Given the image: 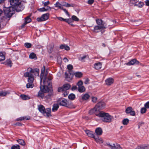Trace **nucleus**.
Here are the masks:
<instances>
[{"label": "nucleus", "mask_w": 149, "mask_h": 149, "mask_svg": "<svg viewBox=\"0 0 149 149\" xmlns=\"http://www.w3.org/2000/svg\"><path fill=\"white\" fill-rule=\"evenodd\" d=\"M86 133L89 137H92L93 138H95L94 134L92 131H85Z\"/></svg>", "instance_id": "nucleus-21"}, {"label": "nucleus", "mask_w": 149, "mask_h": 149, "mask_svg": "<svg viewBox=\"0 0 149 149\" xmlns=\"http://www.w3.org/2000/svg\"><path fill=\"white\" fill-rule=\"evenodd\" d=\"M65 49L67 51L69 50L70 49V48L68 46L66 45Z\"/></svg>", "instance_id": "nucleus-62"}, {"label": "nucleus", "mask_w": 149, "mask_h": 149, "mask_svg": "<svg viewBox=\"0 0 149 149\" xmlns=\"http://www.w3.org/2000/svg\"><path fill=\"white\" fill-rule=\"evenodd\" d=\"M114 79L112 78H109L105 80V83L107 86H110L113 83Z\"/></svg>", "instance_id": "nucleus-12"}, {"label": "nucleus", "mask_w": 149, "mask_h": 149, "mask_svg": "<svg viewBox=\"0 0 149 149\" xmlns=\"http://www.w3.org/2000/svg\"><path fill=\"white\" fill-rule=\"evenodd\" d=\"M5 59V56L3 53L2 52H0V61H2Z\"/></svg>", "instance_id": "nucleus-27"}, {"label": "nucleus", "mask_w": 149, "mask_h": 149, "mask_svg": "<svg viewBox=\"0 0 149 149\" xmlns=\"http://www.w3.org/2000/svg\"><path fill=\"white\" fill-rule=\"evenodd\" d=\"M66 3H66L64 2H62L61 4L62 7H63V6H66Z\"/></svg>", "instance_id": "nucleus-63"}, {"label": "nucleus", "mask_w": 149, "mask_h": 149, "mask_svg": "<svg viewBox=\"0 0 149 149\" xmlns=\"http://www.w3.org/2000/svg\"><path fill=\"white\" fill-rule=\"evenodd\" d=\"M20 147L19 145H17L16 146L14 145L11 148V149H19Z\"/></svg>", "instance_id": "nucleus-43"}, {"label": "nucleus", "mask_w": 149, "mask_h": 149, "mask_svg": "<svg viewBox=\"0 0 149 149\" xmlns=\"http://www.w3.org/2000/svg\"><path fill=\"white\" fill-rule=\"evenodd\" d=\"M139 63V61L136 60L135 59H134L128 62V63H126V64L127 65H133L135 63H136V64H138Z\"/></svg>", "instance_id": "nucleus-13"}, {"label": "nucleus", "mask_w": 149, "mask_h": 149, "mask_svg": "<svg viewBox=\"0 0 149 149\" xmlns=\"http://www.w3.org/2000/svg\"><path fill=\"white\" fill-rule=\"evenodd\" d=\"M90 97V95L88 93H85L81 95V100L83 101L88 100Z\"/></svg>", "instance_id": "nucleus-17"}, {"label": "nucleus", "mask_w": 149, "mask_h": 149, "mask_svg": "<svg viewBox=\"0 0 149 149\" xmlns=\"http://www.w3.org/2000/svg\"><path fill=\"white\" fill-rule=\"evenodd\" d=\"M31 19L30 18L29 16H28L25 18L24 22L22 25L23 27L27 24L31 22Z\"/></svg>", "instance_id": "nucleus-14"}, {"label": "nucleus", "mask_w": 149, "mask_h": 149, "mask_svg": "<svg viewBox=\"0 0 149 149\" xmlns=\"http://www.w3.org/2000/svg\"><path fill=\"white\" fill-rule=\"evenodd\" d=\"M74 75L76 77L78 78H80L82 77V74L80 72H77L74 73Z\"/></svg>", "instance_id": "nucleus-30"}, {"label": "nucleus", "mask_w": 149, "mask_h": 149, "mask_svg": "<svg viewBox=\"0 0 149 149\" xmlns=\"http://www.w3.org/2000/svg\"><path fill=\"white\" fill-rule=\"evenodd\" d=\"M129 122V120L127 118L124 119L122 121V123L124 125H127Z\"/></svg>", "instance_id": "nucleus-36"}, {"label": "nucleus", "mask_w": 149, "mask_h": 149, "mask_svg": "<svg viewBox=\"0 0 149 149\" xmlns=\"http://www.w3.org/2000/svg\"><path fill=\"white\" fill-rule=\"evenodd\" d=\"M9 94V93L7 91H0V96H5L6 95Z\"/></svg>", "instance_id": "nucleus-34"}, {"label": "nucleus", "mask_w": 149, "mask_h": 149, "mask_svg": "<svg viewBox=\"0 0 149 149\" xmlns=\"http://www.w3.org/2000/svg\"><path fill=\"white\" fill-rule=\"evenodd\" d=\"M74 4H70L68 3H67L65 7H74Z\"/></svg>", "instance_id": "nucleus-50"}, {"label": "nucleus", "mask_w": 149, "mask_h": 149, "mask_svg": "<svg viewBox=\"0 0 149 149\" xmlns=\"http://www.w3.org/2000/svg\"><path fill=\"white\" fill-rule=\"evenodd\" d=\"M3 63L7 66H9L10 67L12 66L13 64L11 61L10 59L7 60Z\"/></svg>", "instance_id": "nucleus-22"}, {"label": "nucleus", "mask_w": 149, "mask_h": 149, "mask_svg": "<svg viewBox=\"0 0 149 149\" xmlns=\"http://www.w3.org/2000/svg\"><path fill=\"white\" fill-rule=\"evenodd\" d=\"M65 78L66 79L69 78V80H70L71 79L70 78V77H69L68 74L66 72L65 73Z\"/></svg>", "instance_id": "nucleus-55"}, {"label": "nucleus", "mask_w": 149, "mask_h": 149, "mask_svg": "<svg viewBox=\"0 0 149 149\" xmlns=\"http://www.w3.org/2000/svg\"><path fill=\"white\" fill-rule=\"evenodd\" d=\"M38 109L40 112L43 114L45 112V109L44 106L42 105H40L38 107Z\"/></svg>", "instance_id": "nucleus-25"}, {"label": "nucleus", "mask_w": 149, "mask_h": 149, "mask_svg": "<svg viewBox=\"0 0 149 149\" xmlns=\"http://www.w3.org/2000/svg\"><path fill=\"white\" fill-rule=\"evenodd\" d=\"M67 68L68 70H71L73 69V67L72 65L69 64L68 65Z\"/></svg>", "instance_id": "nucleus-45"}, {"label": "nucleus", "mask_w": 149, "mask_h": 149, "mask_svg": "<svg viewBox=\"0 0 149 149\" xmlns=\"http://www.w3.org/2000/svg\"><path fill=\"white\" fill-rule=\"evenodd\" d=\"M147 111V109L143 107L141 109V114H143L146 112Z\"/></svg>", "instance_id": "nucleus-37"}, {"label": "nucleus", "mask_w": 149, "mask_h": 149, "mask_svg": "<svg viewBox=\"0 0 149 149\" xmlns=\"http://www.w3.org/2000/svg\"><path fill=\"white\" fill-rule=\"evenodd\" d=\"M105 106V102L102 101H100L99 102L93 109L89 111V113L90 115H92L94 113L96 115L97 113H99L100 112H103L100 111V110L104 109Z\"/></svg>", "instance_id": "nucleus-3"}, {"label": "nucleus", "mask_w": 149, "mask_h": 149, "mask_svg": "<svg viewBox=\"0 0 149 149\" xmlns=\"http://www.w3.org/2000/svg\"><path fill=\"white\" fill-rule=\"evenodd\" d=\"M54 47V44L52 43L49 45L47 48L48 52L49 53H51L53 51V49Z\"/></svg>", "instance_id": "nucleus-18"}, {"label": "nucleus", "mask_w": 149, "mask_h": 149, "mask_svg": "<svg viewBox=\"0 0 149 149\" xmlns=\"http://www.w3.org/2000/svg\"><path fill=\"white\" fill-rule=\"evenodd\" d=\"M31 45V44L29 43L26 42L24 44V46L28 48H30Z\"/></svg>", "instance_id": "nucleus-38"}, {"label": "nucleus", "mask_w": 149, "mask_h": 149, "mask_svg": "<svg viewBox=\"0 0 149 149\" xmlns=\"http://www.w3.org/2000/svg\"><path fill=\"white\" fill-rule=\"evenodd\" d=\"M62 9L69 16H70V15L68 11L66 9L63 8H62Z\"/></svg>", "instance_id": "nucleus-53"}, {"label": "nucleus", "mask_w": 149, "mask_h": 149, "mask_svg": "<svg viewBox=\"0 0 149 149\" xmlns=\"http://www.w3.org/2000/svg\"><path fill=\"white\" fill-rule=\"evenodd\" d=\"M96 21L98 26L102 27V28L104 29L106 28V25L105 22H103L101 19H97Z\"/></svg>", "instance_id": "nucleus-8"}, {"label": "nucleus", "mask_w": 149, "mask_h": 149, "mask_svg": "<svg viewBox=\"0 0 149 149\" xmlns=\"http://www.w3.org/2000/svg\"><path fill=\"white\" fill-rule=\"evenodd\" d=\"M96 116L100 118L104 122L106 123L110 122L113 118V117L108 113L104 112H100L96 115Z\"/></svg>", "instance_id": "nucleus-4"}, {"label": "nucleus", "mask_w": 149, "mask_h": 149, "mask_svg": "<svg viewBox=\"0 0 149 149\" xmlns=\"http://www.w3.org/2000/svg\"><path fill=\"white\" fill-rule=\"evenodd\" d=\"M17 141L22 146H24L25 145V141L22 139H18L17 140Z\"/></svg>", "instance_id": "nucleus-31"}, {"label": "nucleus", "mask_w": 149, "mask_h": 149, "mask_svg": "<svg viewBox=\"0 0 149 149\" xmlns=\"http://www.w3.org/2000/svg\"><path fill=\"white\" fill-rule=\"evenodd\" d=\"M40 90L39 91L38 96L43 99L44 96V92L42 90V86H40Z\"/></svg>", "instance_id": "nucleus-16"}, {"label": "nucleus", "mask_w": 149, "mask_h": 149, "mask_svg": "<svg viewBox=\"0 0 149 149\" xmlns=\"http://www.w3.org/2000/svg\"><path fill=\"white\" fill-rule=\"evenodd\" d=\"M53 91L52 90H50V93H49L48 94L46 95L45 97L47 100H51V97L53 95V93H52Z\"/></svg>", "instance_id": "nucleus-24"}, {"label": "nucleus", "mask_w": 149, "mask_h": 149, "mask_svg": "<svg viewBox=\"0 0 149 149\" xmlns=\"http://www.w3.org/2000/svg\"><path fill=\"white\" fill-rule=\"evenodd\" d=\"M38 10L40 12H43L44 11H46L45 10V8H40Z\"/></svg>", "instance_id": "nucleus-56"}, {"label": "nucleus", "mask_w": 149, "mask_h": 149, "mask_svg": "<svg viewBox=\"0 0 149 149\" xmlns=\"http://www.w3.org/2000/svg\"><path fill=\"white\" fill-rule=\"evenodd\" d=\"M59 107V104L58 103H57L54 104L53 106L52 111L54 112L58 110Z\"/></svg>", "instance_id": "nucleus-23"}, {"label": "nucleus", "mask_w": 149, "mask_h": 149, "mask_svg": "<svg viewBox=\"0 0 149 149\" xmlns=\"http://www.w3.org/2000/svg\"><path fill=\"white\" fill-rule=\"evenodd\" d=\"M51 112V109L50 108H48L45 109V112L43 114L45 116H47V117H49L51 116L50 114Z\"/></svg>", "instance_id": "nucleus-15"}, {"label": "nucleus", "mask_w": 149, "mask_h": 149, "mask_svg": "<svg viewBox=\"0 0 149 149\" xmlns=\"http://www.w3.org/2000/svg\"><path fill=\"white\" fill-rule=\"evenodd\" d=\"M45 82V83H44V85L43 86V88L42 89V90L44 92L46 93L49 92V91H50V90H52L50 88L51 85L50 82Z\"/></svg>", "instance_id": "nucleus-6"}, {"label": "nucleus", "mask_w": 149, "mask_h": 149, "mask_svg": "<svg viewBox=\"0 0 149 149\" xmlns=\"http://www.w3.org/2000/svg\"><path fill=\"white\" fill-rule=\"evenodd\" d=\"M102 63L101 62H98L95 63L94 64V68L96 70H99L102 67Z\"/></svg>", "instance_id": "nucleus-19"}, {"label": "nucleus", "mask_w": 149, "mask_h": 149, "mask_svg": "<svg viewBox=\"0 0 149 149\" xmlns=\"http://www.w3.org/2000/svg\"><path fill=\"white\" fill-rule=\"evenodd\" d=\"M36 54L33 53H31L29 56V58L31 59H33L36 57Z\"/></svg>", "instance_id": "nucleus-41"}, {"label": "nucleus", "mask_w": 149, "mask_h": 149, "mask_svg": "<svg viewBox=\"0 0 149 149\" xmlns=\"http://www.w3.org/2000/svg\"><path fill=\"white\" fill-rule=\"evenodd\" d=\"M27 72L24 74V76L26 77H28V81L29 83L26 85L27 88H32L34 86L33 82L34 76L33 74L36 76H38L39 75V70L38 68L32 69L28 68L27 70Z\"/></svg>", "instance_id": "nucleus-2"}, {"label": "nucleus", "mask_w": 149, "mask_h": 149, "mask_svg": "<svg viewBox=\"0 0 149 149\" xmlns=\"http://www.w3.org/2000/svg\"><path fill=\"white\" fill-rule=\"evenodd\" d=\"M42 3L43 4H44V6H46L49 4V1H48L46 2H43Z\"/></svg>", "instance_id": "nucleus-51"}, {"label": "nucleus", "mask_w": 149, "mask_h": 149, "mask_svg": "<svg viewBox=\"0 0 149 149\" xmlns=\"http://www.w3.org/2000/svg\"><path fill=\"white\" fill-rule=\"evenodd\" d=\"M125 112L127 113H130L132 116H135L136 115L135 111L133 110L132 108L131 107H127L126 109Z\"/></svg>", "instance_id": "nucleus-9"}, {"label": "nucleus", "mask_w": 149, "mask_h": 149, "mask_svg": "<svg viewBox=\"0 0 149 149\" xmlns=\"http://www.w3.org/2000/svg\"><path fill=\"white\" fill-rule=\"evenodd\" d=\"M78 90L80 92L82 93L85 91V88L84 86H82L78 87Z\"/></svg>", "instance_id": "nucleus-29"}, {"label": "nucleus", "mask_w": 149, "mask_h": 149, "mask_svg": "<svg viewBox=\"0 0 149 149\" xmlns=\"http://www.w3.org/2000/svg\"><path fill=\"white\" fill-rule=\"evenodd\" d=\"M144 4L143 2L140 1L139 2H136L134 4V6H136L140 8L142 7L144 5Z\"/></svg>", "instance_id": "nucleus-26"}, {"label": "nucleus", "mask_w": 149, "mask_h": 149, "mask_svg": "<svg viewBox=\"0 0 149 149\" xmlns=\"http://www.w3.org/2000/svg\"><path fill=\"white\" fill-rule=\"evenodd\" d=\"M22 120H24V118L23 117L19 118L16 120V121H21Z\"/></svg>", "instance_id": "nucleus-57"}, {"label": "nucleus", "mask_w": 149, "mask_h": 149, "mask_svg": "<svg viewBox=\"0 0 149 149\" xmlns=\"http://www.w3.org/2000/svg\"><path fill=\"white\" fill-rule=\"evenodd\" d=\"M20 97L22 99L24 100H27L28 97L27 96L24 94L21 95Z\"/></svg>", "instance_id": "nucleus-42"}, {"label": "nucleus", "mask_w": 149, "mask_h": 149, "mask_svg": "<svg viewBox=\"0 0 149 149\" xmlns=\"http://www.w3.org/2000/svg\"><path fill=\"white\" fill-rule=\"evenodd\" d=\"M71 86L69 84H65L62 87H60L58 88V92L65 91L70 89Z\"/></svg>", "instance_id": "nucleus-7"}, {"label": "nucleus", "mask_w": 149, "mask_h": 149, "mask_svg": "<svg viewBox=\"0 0 149 149\" xmlns=\"http://www.w3.org/2000/svg\"><path fill=\"white\" fill-rule=\"evenodd\" d=\"M140 149H149V145H144L139 146Z\"/></svg>", "instance_id": "nucleus-33"}, {"label": "nucleus", "mask_w": 149, "mask_h": 149, "mask_svg": "<svg viewBox=\"0 0 149 149\" xmlns=\"http://www.w3.org/2000/svg\"><path fill=\"white\" fill-rule=\"evenodd\" d=\"M83 84L82 81L81 80H80L77 82V85L78 86V87H79V86H83Z\"/></svg>", "instance_id": "nucleus-44"}, {"label": "nucleus", "mask_w": 149, "mask_h": 149, "mask_svg": "<svg viewBox=\"0 0 149 149\" xmlns=\"http://www.w3.org/2000/svg\"><path fill=\"white\" fill-rule=\"evenodd\" d=\"M107 145L111 149H122L120 145L117 143L113 144L112 145L108 144Z\"/></svg>", "instance_id": "nucleus-11"}, {"label": "nucleus", "mask_w": 149, "mask_h": 149, "mask_svg": "<svg viewBox=\"0 0 149 149\" xmlns=\"http://www.w3.org/2000/svg\"><path fill=\"white\" fill-rule=\"evenodd\" d=\"M23 117L24 118V120H27L30 119V118L29 116H24Z\"/></svg>", "instance_id": "nucleus-60"}, {"label": "nucleus", "mask_w": 149, "mask_h": 149, "mask_svg": "<svg viewBox=\"0 0 149 149\" xmlns=\"http://www.w3.org/2000/svg\"><path fill=\"white\" fill-rule=\"evenodd\" d=\"M94 0H89L88 1V4H92L93 3Z\"/></svg>", "instance_id": "nucleus-54"}, {"label": "nucleus", "mask_w": 149, "mask_h": 149, "mask_svg": "<svg viewBox=\"0 0 149 149\" xmlns=\"http://www.w3.org/2000/svg\"><path fill=\"white\" fill-rule=\"evenodd\" d=\"M146 4L147 6H149V0H146L145 1Z\"/></svg>", "instance_id": "nucleus-61"}, {"label": "nucleus", "mask_w": 149, "mask_h": 149, "mask_svg": "<svg viewBox=\"0 0 149 149\" xmlns=\"http://www.w3.org/2000/svg\"><path fill=\"white\" fill-rule=\"evenodd\" d=\"M144 107L146 108L149 109V101L147 102L144 105Z\"/></svg>", "instance_id": "nucleus-47"}, {"label": "nucleus", "mask_w": 149, "mask_h": 149, "mask_svg": "<svg viewBox=\"0 0 149 149\" xmlns=\"http://www.w3.org/2000/svg\"><path fill=\"white\" fill-rule=\"evenodd\" d=\"M91 99L92 101L94 103H96V102L97 99L96 97L93 96L91 97Z\"/></svg>", "instance_id": "nucleus-39"}, {"label": "nucleus", "mask_w": 149, "mask_h": 149, "mask_svg": "<svg viewBox=\"0 0 149 149\" xmlns=\"http://www.w3.org/2000/svg\"><path fill=\"white\" fill-rule=\"evenodd\" d=\"M68 97L69 99L73 100L75 98V95L74 94L72 93L69 95Z\"/></svg>", "instance_id": "nucleus-35"}, {"label": "nucleus", "mask_w": 149, "mask_h": 149, "mask_svg": "<svg viewBox=\"0 0 149 149\" xmlns=\"http://www.w3.org/2000/svg\"><path fill=\"white\" fill-rule=\"evenodd\" d=\"M55 7H58L59 9H62L63 8V7H62L61 4L59 2H57L55 4Z\"/></svg>", "instance_id": "nucleus-32"}, {"label": "nucleus", "mask_w": 149, "mask_h": 149, "mask_svg": "<svg viewBox=\"0 0 149 149\" xmlns=\"http://www.w3.org/2000/svg\"><path fill=\"white\" fill-rule=\"evenodd\" d=\"M65 91V92L63 93V94L64 95V96L65 97L68 95V93L67 91Z\"/></svg>", "instance_id": "nucleus-64"}, {"label": "nucleus", "mask_w": 149, "mask_h": 149, "mask_svg": "<svg viewBox=\"0 0 149 149\" xmlns=\"http://www.w3.org/2000/svg\"><path fill=\"white\" fill-rule=\"evenodd\" d=\"M96 142L97 143H99V144L102 143H103V141L101 138H94Z\"/></svg>", "instance_id": "nucleus-28"}, {"label": "nucleus", "mask_w": 149, "mask_h": 149, "mask_svg": "<svg viewBox=\"0 0 149 149\" xmlns=\"http://www.w3.org/2000/svg\"><path fill=\"white\" fill-rule=\"evenodd\" d=\"M102 29H104L102 26H100L98 25L94 26L93 31L95 32H98L99 31Z\"/></svg>", "instance_id": "nucleus-20"}, {"label": "nucleus", "mask_w": 149, "mask_h": 149, "mask_svg": "<svg viewBox=\"0 0 149 149\" xmlns=\"http://www.w3.org/2000/svg\"><path fill=\"white\" fill-rule=\"evenodd\" d=\"M96 134L97 135H101L102 133V131H95Z\"/></svg>", "instance_id": "nucleus-46"}, {"label": "nucleus", "mask_w": 149, "mask_h": 149, "mask_svg": "<svg viewBox=\"0 0 149 149\" xmlns=\"http://www.w3.org/2000/svg\"><path fill=\"white\" fill-rule=\"evenodd\" d=\"M72 20L76 21H78L79 20V19L75 15L72 16Z\"/></svg>", "instance_id": "nucleus-40"}, {"label": "nucleus", "mask_w": 149, "mask_h": 149, "mask_svg": "<svg viewBox=\"0 0 149 149\" xmlns=\"http://www.w3.org/2000/svg\"><path fill=\"white\" fill-rule=\"evenodd\" d=\"M11 6L5 8L4 9L5 15L3 19L5 22H7L14 13L15 10L19 12L23 10L24 7L20 0H9Z\"/></svg>", "instance_id": "nucleus-1"}, {"label": "nucleus", "mask_w": 149, "mask_h": 149, "mask_svg": "<svg viewBox=\"0 0 149 149\" xmlns=\"http://www.w3.org/2000/svg\"><path fill=\"white\" fill-rule=\"evenodd\" d=\"M49 14L48 13H46L43 15L40 18H38L37 19L38 22H41L45 21L48 19L49 17Z\"/></svg>", "instance_id": "nucleus-10"}, {"label": "nucleus", "mask_w": 149, "mask_h": 149, "mask_svg": "<svg viewBox=\"0 0 149 149\" xmlns=\"http://www.w3.org/2000/svg\"><path fill=\"white\" fill-rule=\"evenodd\" d=\"M77 89V87L76 86H73L71 88V89L72 91L75 90Z\"/></svg>", "instance_id": "nucleus-58"}, {"label": "nucleus", "mask_w": 149, "mask_h": 149, "mask_svg": "<svg viewBox=\"0 0 149 149\" xmlns=\"http://www.w3.org/2000/svg\"><path fill=\"white\" fill-rule=\"evenodd\" d=\"M47 73H46L45 74L44 77L43 79V83H45V81H47Z\"/></svg>", "instance_id": "nucleus-49"}, {"label": "nucleus", "mask_w": 149, "mask_h": 149, "mask_svg": "<svg viewBox=\"0 0 149 149\" xmlns=\"http://www.w3.org/2000/svg\"><path fill=\"white\" fill-rule=\"evenodd\" d=\"M73 21L72 20V19H71V18L68 19L67 23H68L69 24H70L71 25H72V24H71V23H72V22Z\"/></svg>", "instance_id": "nucleus-52"}, {"label": "nucleus", "mask_w": 149, "mask_h": 149, "mask_svg": "<svg viewBox=\"0 0 149 149\" xmlns=\"http://www.w3.org/2000/svg\"><path fill=\"white\" fill-rule=\"evenodd\" d=\"M45 67L44 66L41 70V75L42 74L43 75H44V74L45 72Z\"/></svg>", "instance_id": "nucleus-48"}, {"label": "nucleus", "mask_w": 149, "mask_h": 149, "mask_svg": "<svg viewBox=\"0 0 149 149\" xmlns=\"http://www.w3.org/2000/svg\"><path fill=\"white\" fill-rule=\"evenodd\" d=\"M89 80L87 78L86 79V80L84 82V83L85 84H88L89 83Z\"/></svg>", "instance_id": "nucleus-59"}, {"label": "nucleus", "mask_w": 149, "mask_h": 149, "mask_svg": "<svg viewBox=\"0 0 149 149\" xmlns=\"http://www.w3.org/2000/svg\"><path fill=\"white\" fill-rule=\"evenodd\" d=\"M57 102L60 105L65 106L70 108H74L72 103L69 104L67 100L63 98H59L57 100Z\"/></svg>", "instance_id": "nucleus-5"}]
</instances>
